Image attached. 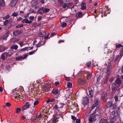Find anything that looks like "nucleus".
Here are the masks:
<instances>
[{
  "mask_svg": "<svg viewBox=\"0 0 123 123\" xmlns=\"http://www.w3.org/2000/svg\"><path fill=\"white\" fill-rule=\"evenodd\" d=\"M34 85L33 84H31L30 85H29V89H33L34 88Z\"/></svg>",
  "mask_w": 123,
  "mask_h": 123,
  "instance_id": "nucleus-39",
  "label": "nucleus"
},
{
  "mask_svg": "<svg viewBox=\"0 0 123 123\" xmlns=\"http://www.w3.org/2000/svg\"><path fill=\"white\" fill-rule=\"evenodd\" d=\"M62 25L61 26L62 27H63L66 26L67 25L66 23H62Z\"/></svg>",
  "mask_w": 123,
  "mask_h": 123,
  "instance_id": "nucleus-52",
  "label": "nucleus"
},
{
  "mask_svg": "<svg viewBox=\"0 0 123 123\" xmlns=\"http://www.w3.org/2000/svg\"><path fill=\"white\" fill-rule=\"evenodd\" d=\"M45 32L44 31H42L40 32V33L38 35L40 37H43L46 34Z\"/></svg>",
  "mask_w": 123,
  "mask_h": 123,
  "instance_id": "nucleus-18",
  "label": "nucleus"
},
{
  "mask_svg": "<svg viewBox=\"0 0 123 123\" xmlns=\"http://www.w3.org/2000/svg\"><path fill=\"white\" fill-rule=\"evenodd\" d=\"M72 84L71 83L68 82L67 83V86L68 88H71L72 86Z\"/></svg>",
  "mask_w": 123,
  "mask_h": 123,
  "instance_id": "nucleus-34",
  "label": "nucleus"
},
{
  "mask_svg": "<svg viewBox=\"0 0 123 123\" xmlns=\"http://www.w3.org/2000/svg\"><path fill=\"white\" fill-rule=\"evenodd\" d=\"M51 86L50 85L46 84L43 88V90L46 92H48Z\"/></svg>",
  "mask_w": 123,
  "mask_h": 123,
  "instance_id": "nucleus-7",
  "label": "nucleus"
},
{
  "mask_svg": "<svg viewBox=\"0 0 123 123\" xmlns=\"http://www.w3.org/2000/svg\"><path fill=\"white\" fill-rule=\"evenodd\" d=\"M12 97H15V98H20L21 97L20 95H19L18 93L16 94L15 95H13L12 96Z\"/></svg>",
  "mask_w": 123,
  "mask_h": 123,
  "instance_id": "nucleus-23",
  "label": "nucleus"
},
{
  "mask_svg": "<svg viewBox=\"0 0 123 123\" xmlns=\"http://www.w3.org/2000/svg\"><path fill=\"white\" fill-rule=\"evenodd\" d=\"M49 9L46 8L45 10V11L46 12H48L49 11Z\"/></svg>",
  "mask_w": 123,
  "mask_h": 123,
  "instance_id": "nucleus-64",
  "label": "nucleus"
},
{
  "mask_svg": "<svg viewBox=\"0 0 123 123\" xmlns=\"http://www.w3.org/2000/svg\"><path fill=\"white\" fill-rule=\"evenodd\" d=\"M31 106V105L30 103L28 102H26L25 105H24L22 107V110H25L27 109H28Z\"/></svg>",
  "mask_w": 123,
  "mask_h": 123,
  "instance_id": "nucleus-4",
  "label": "nucleus"
},
{
  "mask_svg": "<svg viewBox=\"0 0 123 123\" xmlns=\"http://www.w3.org/2000/svg\"><path fill=\"white\" fill-rule=\"evenodd\" d=\"M81 8L82 9L84 10L85 9L86 7V5L85 3H82L81 4Z\"/></svg>",
  "mask_w": 123,
  "mask_h": 123,
  "instance_id": "nucleus-28",
  "label": "nucleus"
},
{
  "mask_svg": "<svg viewBox=\"0 0 123 123\" xmlns=\"http://www.w3.org/2000/svg\"><path fill=\"white\" fill-rule=\"evenodd\" d=\"M114 99L115 101H117L118 100V97L116 95L114 97Z\"/></svg>",
  "mask_w": 123,
  "mask_h": 123,
  "instance_id": "nucleus-55",
  "label": "nucleus"
},
{
  "mask_svg": "<svg viewBox=\"0 0 123 123\" xmlns=\"http://www.w3.org/2000/svg\"><path fill=\"white\" fill-rule=\"evenodd\" d=\"M79 17H80L82 15V12H79L76 15Z\"/></svg>",
  "mask_w": 123,
  "mask_h": 123,
  "instance_id": "nucleus-42",
  "label": "nucleus"
},
{
  "mask_svg": "<svg viewBox=\"0 0 123 123\" xmlns=\"http://www.w3.org/2000/svg\"><path fill=\"white\" fill-rule=\"evenodd\" d=\"M10 16L9 15H7L5 17L3 18V20H5V19H8L9 17Z\"/></svg>",
  "mask_w": 123,
  "mask_h": 123,
  "instance_id": "nucleus-54",
  "label": "nucleus"
},
{
  "mask_svg": "<svg viewBox=\"0 0 123 123\" xmlns=\"http://www.w3.org/2000/svg\"><path fill=\"white\" fill-rule=\"evenodd\" d=\"M7 37L6 35H4L2 37V39L3 40H6V37Z\"/></svg>",
  "mask_w": 123,
  "mask_h": 123,
  "instance_id": "nucleus-48",
  "label": "nucleus"
},
{
  "mask_svg": "<svg viewBox=\"0 0 123 123\" xmlns=\"http://www.w3.org/2000/svg\"><path fill=\"white\" fill-rule=\"evenodd\" d=\"M21 111V109L20 108H17L16 110V113H19Z\"/></svg>",
  "mask_w": 123,
  "mask_h": 123,
  "instance_id": "nucleus-41",
  "label": "nucleus"
},
{
  "mask_svg": "<svg viewBox=\"0 0 123 123\" xmlns=\"http://www.w3.org/2000/svg\"><path fill=\"white\" fill-rule=\"evenodd\" d=\"M28 49V47H26L21 49V50L22 51H24Z\"/></svg>",
  "mask_w": 123,
  "mask_h": 123,
  "instance_id": "nucleus-57",
  "label": "nucleus"
},
{
  "mask_svg": "<svg viewBox=\"0 0 123 123\" xmlns=\"http://www.w3.org/2000/svg\"><path fill=\"white\" fill-rule=\"evenodd\" d=\"M91 64V62H89L86 63V65L87 66H89Z\"/></svg>",
  "mask_w": 123,
  "mask_h": 123,
  "instance_id": "nucleus-60",
  "label": "nucleus"
},
{
  "mask_svg": "<svg viewBox=\"0 0 123 123\" xmlns=\"http://www.w3.org/2000/svg\"><path fill=\"white\" fill-rule=\"evenodd\" d=\"M9 22V21L8 20H6L4 22V25L5 26H6Z\"/></svg>",
  "mask_w": 123,
  "mask_h": 123,
  "instance_id": "nucleus-46",
  "label": "nucleus"
},
{
  "mask_svg": "<svg viewBox=\"0 0 123 123\" xmlns=\"http://www.w3.org/2000/svg\"><path fill=\"white\" fill-rule=\"evenodd\" d=\"M23 57L22 56H19L17 57L16 58V59L17 61H20L23 60Z\"/></svg>",
  "mask_w": 123,
  "mask_h": 123,
  "instance_id": "nucleus-36",
  "label": "nucleus"
},
{
  "mask_svg": "<svg viewBox=\"0 0 123 123\" xmlns=\"http://www.w3.org/2000/svg\"><path fill=\"white\" fill-rule=\"evenodd\" d=\"M45 43V41H40L39 43L36 45V46L37 47H40L44 44Z\"/></svg>",
  "mask_w": 123,
  "mask_h": 123,
  "instance_id": "nucleus-16",
  "label": "nucleus"
},
{
  "mask_svg": "<svg viewBox=\"0 0 123 123\" xmlns=\"http://www.w3.org/2000/svg\"><path fill=\"white\" fill-rule=\"evenodd\" d=\"M67 19L66 17H63L60 20L61 23H63L64 21H66Z\"/></svg>",
  "mask_w": 123,
  "mask_h": 123,
  "instance_id": "nucleus-22",
  "label": "nucleus"
},
{
  "mask_svg": "<svg viewBox=\"0 0 123 123\" xmlns=\"http://www.w3.org/2000/svg\"><path fill=\"white\" fill-rule=\"evenodd\" d=\"M7 49V48L6 47L3 46L1 47V48H0V52H1Z\"/></svg>",
  "mask_w": 123,
  "mask_h": 123,
  "instance_id": "nucleus-25",
  "label": "nucleus"
},
{
  "mask_svg": "<svg viewBox=\"0 0 123 123\" xmlns=\"http://www.w3.org/2000/svg\"><path fill=\"white\" fill-rule=\"evenodd\" d=\"M22 22L23 23H25L26 24H30L32 23V21H29L27 19H25L22 20Z\"/></svg>",
  "mask_w": 123,
  "mask_h": 123,
  "instance_id": "nucleus-9",
  "label": "nucleus"
},
{
  "mask_svg": "<svg viewBox=\"0 0 123 123\" xmlns=\"http://www.w3.org/2000/svg\"><path fill=\"white\" fill-rule=\"evenodd\" d=\"M61 107H62L61 106H59L57 105H55L54 108L56 110H57L58 108Z\"/></svg>",
  "mask_w": 123,
  "mask_h": 123,
  "instance_id": "nucleus-45",
  "label": "nucleus"
},
{
  "mask_svg": "<svg viewBox=\"0 0 123 123\" xmlns=\"http://www.w3.org/2000/svg\"><path fill=\"white\" fill-rule=\"evenodd\" d=\"M58 2L60 3L61 6H62V4L63 3V2L62 0H58Z\"/></svg>",
  "mask_w": 123,
  "mask_h": 123,
  "instance_id": "nucleus-56",
  "label": "nucleus"
},
{
  "mask_svg": "<svg viewBox=\"0 0 123 123\" xmlns=\"http://www.w3.org/2000/svg\"><path fill=\"white\" fill-rule=\"evenodd\" d=\"M73 120H76L77 119L74 116H71Z\"/></svg>",
  "mask_w": 123,
  "mask_h": 123,
  "instance_id": "nucleus-58",
  "label": "nucleus"
},
{
  "mask_svg": "<svg viewBox=\"0 0 123 123\" xmlns=\"http://www.w3.org/2000/svg\"><path fill=\"white\" fill-rule=\"evenodd\" d=\"M39 103V102L38 100H36L34 103V105H37Z\"/></svg>",
  "mask_w": 123,
  "mask_h": 123,
  "instance_id": "nucleus-49",
  "label": "nucleus"
},
{
  "mask_svg": "<svg viewBox=\"0 0 123 123\" xmlns=\"http://www.w3.org/2000/svg\"><path fill=\"white\" fill-rule=\"evenodd\" d=\"M76 123H80V120L79 119H77V120L76 119Z\"/></svg>",
  "mask_w": 123,
  "mask_h": 123,
  "instance_id": "nucleus-63",
  "label": "nucleus"
},
{
  "mask_svg": "<svg viewBox=\"0 0 123 123\" xmlns=\"http://www.w3.org/2000/svg\"><path fill=\"white\" fill-rule=\"evenodd\" d=\"M21 30H18L14 31L13 33V34L15 36H18L22 33Z\"/></svg>",
  "mask_w": 123,
  "mask_h": 123,
  "instance_id": "nucleus-5",
  "label": "nucleus"
},
{
  "mask_svg": "<svg viewBox=\"0 0 123 123\" xmlns=\"http://www.w3.org/2000/svg\"><path fill=\"white\" fill-rule=\"evenodd\" d=\"M92 74L91 73H89L87 75V79H89L91 78L92 76Z\"/></svg>",
  "mask_w": 123,
  "mask_h": 123,
  "instance_id": "nucleus-43",
  "label": "nucleus"
},
{
  "mask_svg": "<svg viewBox=\"0 0 123 123\" xmlns=\"http://www.w3.org/2000/svg\"><path fill=\"white\" fill-rule=\"evenodd\" d=\"M52 92L54 94H56L58 93V91L57 89H54L52 91Z\"/></svg>",
  "mask_w": 123,
  "mask_h": 123,
  "instance_id": "nucleus-32",
  "label": "nucleus"
},
{
  "mask_svg": "<svg viewBox=\"0 0 123 123\" xmlns=\"http://www.w3.org/2000/svg\"><path fill=\"white\" fill-rule=\"evenodd\" d=\"M34 111V109H32L31 110H30L29 111V113L30 114L32 115L33 114V112Z\"/></svg>",
  "mask_w": 123,
  "mask_h": 123,
  "instance_id": "nucleus-44",
  "label": "nucleus"
},
{
  "mask_svg": "<svg viewBox=\"0 0 123 123\" xmlns=\"http://www.w3.org/2000/svg\"><path fill=\"white\" fill-rule=\"evenodd\" d=\"M89 99L87 97L84 98L82 100V104L84 106L87 104L88 103Z\"/></svg>",
  "mask_w": 123,
  "mask_h": 123,
  "instance_id": "nucleus-3",
  "label": "nucleus"
},
{
  "mask_svg": "<svg viewBox=\"0 0 123 123\" xmlns=\"http://www.w3.org/2000/svg\"><path fill=\"white\" fill-rule=\"evenodd\" d=\"M55 101L56 102L57 101L54 98H48V100L47 101L46 103H49L50 102H53Z\"/></svg>",
  "mask_w": 123,
  "mask_h": 123,
  "instance_id": "nucleus-15",
  "label": "nucleus"
},
{
  "mask_svg": "<svg viewBox=\"0 0 123 123\" xmlns=\"http://www.w3.org/2000/svg\"><path fill=\"white\" fill-rule=\"evenodd\" d=\"M38 12L39 13L41 14H43L44 12V10L43 8L39 9Z\"/></svg>",
  "mask_w": 123,
  "mask_h": 123,
  "instance_id": "nucleus-29",
  "label": "nucleus"
},
{
  "mask_svg": "<svg viewBox=\"0 0 123 123\" xmlns=\"http://www.w3.org/2000/svg\"><path fill=\"white\" fill-rule=\"evenodd\" d=\"M116 83L118 85H120L121 83V80L119 78L116 79Z\"/></svg>",
  "mask_w": 123,
  "mask_h": 123,
  "instance_id": "nucleus-27",
  "label": "nucleus"
},
{
  "mask_svg": "<svg viewBox=\"0 0 123 123\" xmlns=\"http://www.w3.org/2000/svg\"><path fill=\"white\" fill-rule=\"evenodd\" d=\"M107 122L106 120L104 119H101L100 120V122L101 123H106Z\"/></svg>",
  "mask_w": 123,
  "mask_h": 123,
  "instance_id": "nucleus-35",
  "label": "nucleus"
},
{
  "mask_svg": "<svg viewBox=\"0 0 123 123\" xmlns=\"http://www.w3.org/2000/svg\"><path fill=\"white\" fill-rule=\"evenodd\" d=\"M18 0H13L10 4V6H14L17 2Z\"/></svg>",
  "mask_w": 123,
  "mask_h": 123,
  "instance_id": "nucleus-13",
  "label": "nucleus"
},
{
  "mask_svg": "<svg viewBox=\"0 0 123 123\" xmlns=\"http://www.w3.org/2000/svg\"><path fill=\"white\" fill-rule=\"evenodd\" d=\"M64 42V40H59L58 42V43H60L62 42Z\"/></svg>",
  "mask_w": 123,
  "mask_h": 123,
  "instance_id": "nucleus-62",
  "label": "nucleus"
},
{
  "mask_svg": "<svg viewBox=\"0 0 123 123\" xmlns=\"http://www.w3.org/2000/svg\"><path fill=\"white\" fill-rule=\"evenodd\" d=\"M89 92V96L90 97H92L93 95V92L92 89L91 87H89L88 89Z\"/></svg>",
  "mask_w": 123,
  "mask_h": 123,
  "instance_id": "nucleus-8",
  "label": "nucleus"
},
{
  "mask_svg": "<svg viewBox=\"0 0 123 123\" xmlns=\"http://www.w3.org/2000/svg\"><path fill=\"white\" fill-rule=\"evenodd\" d=\"M115 111H113L110 115V118L111 119L113 120V119L115 118Z\"/></svg>",
  "mask_w": 123,
  "mask_h": 123,
  "instance_id": "nucleus-11",
  "label": "nucleus"
},
{
  "mask_svg": "<svg viewBox=\"0 0 123 123\" xmlns=\"http://www.w3.org/2000/svg\"><path fill=\"white\" fill-rule=\"evenodd\" d=\"M18 91L15 89H14L12 90V96H13V95L16 94L18 93Z\"/></svg>",
  "mask_w": 123,
  "mask_h": 123,
  "instance_id": "nucleus-33",
  "label": "nucleus"
},
{
  "mask_svg": "<svg viewBox=\"0 0 123 123\" xmlns=\"http://www.w3.org/2000/svg\"><path fill=\"white\" fill-rule=\"evenodd\" d=\"M31 3L32 6L34 7L35 6L37 5L39 3V2L37 0H32Z\"/></svg>",
  "mask_w": 123,
  "mask_h": 123,
  "instance_id": "nucleus-6",
  "label": "nucleus"
},
{
  "mask_svg": "<svg viewBox=\"0 0 123 123\" xmlns=\"http://www.w3.org/2000/svg\"><path fill=\"white\" fill-rule=\"evenodd\" d=\"M40 116H41L40 114L37 115L35 119L37 120V121L39 122V120H40V118H41L40 117Z\"/></svg>",
  "mask_w": 123,
  "mask_h": 123,
  "instance_id": "nucleus-30",
  "label": "nucleus"
},
{
  "mask_svg": "<svg viewBox=\"0 0 123 123\" xmlns=\"http://www.w3.org/2000/svg\"><path fill=\"white\" fill-rule=\"evenodd\" d=\"M5 55H5L4 53L3 54H2L1 56V59L3 60H4L5 59Z\"/></svg>",
  "mask_w": 123,
  "mask_h": 123,
  "instance_id": "nucleus-47",
  "label": "nucleus"
},
{
  "mask_svg": "<svg viewBox=\"0 0 123 123\" xmlns=\"http://www.w3.org/2000/svg\"><path fill=\"white\" fill-rule=\"evenodd\" d=\"M12 54V52L10 50H9L7 51H6L4 53L5 55L7 57L10 56H11Z\"/></svg>",
  "mask_w": 123,
  "mask_h": 123,
  "instance_id": "nucleus-14",
  "label": "nucleus"
},
{
  "mask_svg": "<svg viewBox=\"0 0 123 123\" xmlns=\"http://www.w3.org/2000/svg\"><path fill=\"white\" fill-rule=\"evenodd\" d=\"M42 17L41 16H39L38 18L37 21H38L41 20L42 19Z\"/></svg>",
  "mask_w": 123,
  "mask_h": 123,
  "instance_id": "nucleus-59",
  "label": "nucleus"
},
{
  "mask_svg": "<svg viewBox=\"0 0 123 123\" xmlns=\"http://www.w3.org/2000/svg\"><path fill=\"white\" fill-rule=\"evenodd\" d=\"M37 49L35 50H34L32 51L31 52H30L29 53V54L30 55H32L34 54L35 53V52L37 51Z\"/></svg>",
  "mask_w": 123,
  "mask_h": 123,
  "instance_id": "nucleus-40",
  "label": "nucleus"
},
{
  "mask_svg": "<svg viewBox=\"0 0 123 123\" xmlns=\"http://www.w3.org/2000/svg\"><path fill=\"white\" fill-rule=\"evenodd\" d=\"M12 16H18V14L16 12H14L12 14Z\"/></svg>",
  "mask_w": 123,
  "mask_h": 123,
  "instance_id": "nucleus-51",
  "label": "nucleus"
},
{
  "mask_svg": "<svg viewBox=\"0 0 123 123\" xmlns=\"http://www.w3.org/2000/svg\"><path fill=\"white\" fill-rule=\"evenodd\" d=\"M94 114H93V116L94 117V120L95 121L96 120H98L100 116L98 114H96L94 115Z\"/></svg>",
  "mask_w": 123,
  "mask_h": 123,
  "instance_id": "nucleus-20",
  "label": "nucleus"
},
{
  "mask_svg": "<svg viewBox=\"0 0 123 123\" xmlns=\"http://www.w3.org/2000/svg\"><path fill=\"white\" fill-rule=\"evenodd\" d=\"M122 47V45L121 44H118L116 45V47L117 48H119Z\"/></svg>",
  "mask_w": 123,
  "mask_h": 123,
  "instance_id": "nucleus-50",
  "label": "nucleus"
},
{
  "mask_svg": "<svg viewBox=\"0 0 123 123\" xmlns=\"http://www.w3.org/2000/svg\"><path fill=\"white\" fill-rule=\"evenodd\" d=\"M18 46L17 45H13L11 47V48L12 49H17L18 48Z\"/></svg>",
  "mask_w": 123,
  "mask_h": 123,
  "instance_id": "nucleus-31",
  "label": "nucleus"
},
{
  "mask_svg": "<svg viewBox=\"0 0 123 123\" xmlns=\"http://www.w3.org/2000/svg\"><path fill=\"white\" fill-rule=\"evenodd\" d=\"M99 105L98 104V102L97 101L92 106V109L91 111V112H93V114L92 115H91L89 117L88 120L91 123L92 122H95L94 119L93 114L95 113V111L97 110L98 108L99 107Z\"/></svg>",
  "mask_w": 123,
  "mask_h": 123,
  "instance_id": "nucleus-1",
  "label": "nucleus"
},
{
  "mask_svg": "<svg viewBox=\"0 0 123 123\" xmlns=\"http://www.w3.org/2000/svg\"><path fill=\"white\" fill-rule=\"evenodd\" d=\"M5 5V2L3 0H0V9L1 6L4 7Z\"/></svg>",
  "mask_w": 123,
  "mask_h": 123,
  "instance_id": "nucleus-17",
  "label": "nucleus"
},
{
  "mask_svg": "<svg viewBox=\"0 0 123 123\" xmlns=\"http://www.w3.org/2000/svg\"><path fill=\"white\" fill-rule=\"evenodd\" d=\"M115 90L117 94L120 96H122V95L120 93V91L119 88H117Z\"/></svg>",
  "mask_w": 123,
  "mask_h": 123,
  "instance_id": "nucleus-19",
  "label": "nucleus"
},
{
  "mask_svg": "<svg viewBox=\"0 0 123 123\" xmlns=\"http://www.w3.org/2000/svg\"><path fill=\"white\" fill-rule=\"evenodd\" d=\"M6 106H7L9 107L10 106L11 104L7 102L6 103Z\"/></svg>",
  "mask_w": 123,
  "mask_h": 123,
  "instance_id": "nucleus-61",
  "label": "nucleus"
},
{
  "mask_svg": "<svg viewBox=\"0 0 123 123\" xmlns=\"http://www.w3.org/2000/svg\"><path fill=\"white\" fill-rule=\"evenodd\" d=\"M24 25L23 24H18L16 26V28H18L23 27Z\"/></svg>",
  "mask_w": 123,
  "mask_h": 123,
  "instance_id": "nucleus-37",
  "label": "nucleus"
},
{
  "mask_svg": "<svg viewBox=\"0 0 123 123\" xmlns=\"http://www.w3.org/2000/svg\"><path fill=\"white\" fill-rule=\"evenodd\" d=\"M29 18L30 20L31 21L34 19V17L33 16H31Z\"/></svg>",
  "mask_w": 123,
  "mask_h": 123,
  "instance_id": "nucleus-53",
  "label": "nucleus"
},
{
  "mask_svg": "<svg viewBox=\"0 0 123 123\" xmlns=\"http://www.w3.org/2000/svg\"><path fill=\"white\" fill-rule=\"evenodd\" d=\"M78 82L80 84H83L85 83V80L84 79H79L78 80Z\"/></svg>",
  "mask_w": 123,
  "mask_h": 123,
  "instance_id": "nucleus-12",
  "label": "nucleus"
},
{
  "mask_svg": "<svg viewBox=\"0 0 123 123\" xmlns=\"http://www.w3.org/2000/svg\"><path fill=\"white\" fill-rule=\"evenodd\" d=\"M106 95V93L105 92H104L102 93L101 95V99H105Z\"/></svg>",
  "mask_w": 123,
  "mask_h": 123,
  "instance_id": "nucleus-21",
  "label": "nucleus"
},
{
  "mask_svg": "<svg viewBox=\"0 0 123 123\" xmlns=\"http://www.w3.org/2000/svg\"><path fill=\"white\" fill-rule=\"evenodd\" d=\"M117 88L115 86V84L113 83L112 85V91H115Z\"/></svg>",
  "mask_w": 123,
  "mask_h": 123,
  "instance_id": "nucleus-24",
  "label": "nucleus"
},
{
  "mask_svg": "<svg viewBox=\"0 0 123 123\" xmlns=\"http://www.w3.org/2000/svg\"><path fill=\"white\" fill-rule=\"evenodd\" d=\"M69 3H68L67 4L65 3H64L63 5L62 6L63 8H65L67 7H68L69 6Z\"/></svg>",
  "mask_w": 123,
  "mask_h": 123,
  "instance_id": "nucleus-26",
  "label": "nucleus"
},
{
  "mask_svg": "<svg viewBox=\"0 0 123 123\" xmlns=\"http://www.w3.org/2000/svg\"><path fill=\"white\" fill-rule=\"evenodd\" d=\"M57 119V118L56 117H54L53 119L52 120L55 123H56L57 122L56 120Z\"/></svg>",
  "mask_w": 123,
  "mask_h": 123,
  "instance_id": "nucleus-38",
  "label": "nucleus"
},
{
  "mask_svg": "<svg viewBox=\"0 0 123 123\" xmlns=\"http://www.w3.org/2000/svg\"><path fill=\"white\" fill-rule=\"evenodd\" d=\"M111 66V65L108 66L106 69V75L107 77H108L111 74L112 72Z\"/></svg>",
  "mask_w": 123,
  "mask_h": 123,
  "instance_id": "nucleus-2",
  "label": "nucleus"
},
{
  "mask_svg": "<svg viewBox=\"0 0 123 123\" xmlns=\"http://www.w3.org/2000/svg\"><path fill=\"white\" fill-rule=\"evenodd\" d=\"M112 103L111 101H108L106 105L105 106V109H107L108 108L110 107L112 105Z\"/></svg>",
  "mask_w": 123,
  "mask_h": 123,
  "instance_id": "nucleus-10",
  "label": "nucleus"
}]
</instances>
